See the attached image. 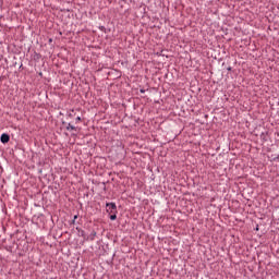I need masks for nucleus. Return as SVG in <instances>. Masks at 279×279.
<instances>
[{
	"mask_svg": "<svg viewBox=\"0 0 279 279\" xmlns=\"http://www.w3.org/2000/svg\"><path fill=\"white\" fill-rule=\"evenodd\" d=\"M106 207H107V213H109V214H116V211H117V205H116V203H107V204H106Z\"/></svg>",
	"mask_w": 279,
	"mask_h": 279,
	"instance_id": "1",
	"label": "nucleus"
},
{
	"mask_svg": "<svg viewBox=\"0 0 279 279\" xmlns=\"http://www.w3.org/2000/svg\"><path fill=\"white\" fill-rule=\"evenodd\" d=\"M0 142H1L2 144L9 143V142H10V135L7 134V133H2L1 136H0Z\"/></svg>",
	"mask_w": 279,
	"mask_h": 279,
	"instance_id": "2",
	"label": "nucleus"
},
{
	"mask_svg": "<svg viewBox=\"0 0 279 279\" xmlns=\"http://www.w3.org/2000/svg\"><path fill=\"white\" fill-rule=\"evenodd\" d=\"M66 130L68 131H70V130L75 131V126L73 124L69 123L68 126H66Z\"/></svg>",
	"mask_w": 279,
	"mask_h": 279,
	"instance_id": "3",
	"label": "nucleus"
},
{
	"mask_svg": "<svg viewBox=\"0 0 279 279\" xmlns=\"http://www.w3.org/2000/svg\"><path fill=\"white\" fill-rule=\"evenodd\" d=\"M110 220H111V221L117 220V214H112V215L110 216Z\"/></svg>",
	"mask_w": 279,
	"mask_h": 279,
	"instance_id": "4",
	"label": "nucleus"
},
{
	"mask_svg": "<svg viewBox=\"0 0 279 279\" xmlns=\"http://www.w3.org/2000/svg\"><path fill=\"white\" fill-rule=\"evenodd\" d=\"M82 118L81 117H76V121L81 122Z\"/></svg>",
	"mask_w": 279,
	"mask_h": 279,
	"instance_id": "5",
	"label": "nucleus"
},
{
	"mask_svg": "<svg viewBox=\"0 0 279 279\" xmlns=\"http://www.w3.org/2000/svg\"><path fill=\"white\" fill-rule=\"evenodd\" d=\"M141 93H145V90H144V89H141Z\"/></svg>",
	"mask_w": 279,
	"mask_h": 279,
	"instance_id": "6",
	"label": "nucleus"
}]
</instances>
